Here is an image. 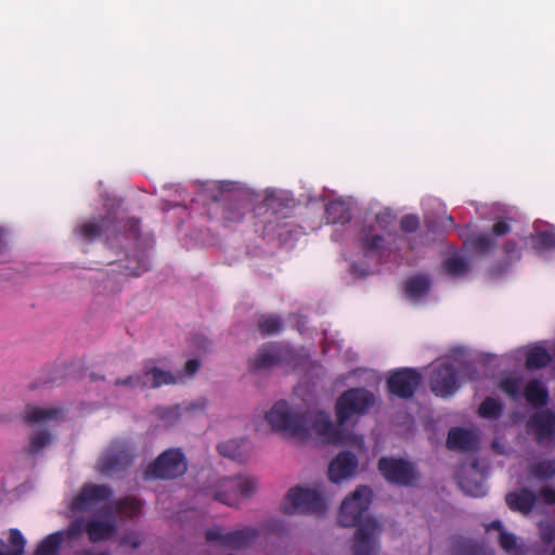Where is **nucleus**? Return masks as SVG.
<instances>
[{
  "label": "nucleus",
  "mask_w": 555,
  "mask_h": 555,
  "mask_svg": "<svg viewBox=\"0 0 555 555\" xmlns=\"http://www.w3.org/2000/svg\"><path fill=\"white\" fill-rule=\"evenodd\" d=\"M490 529L498 530L500 533H501V531H504L503 525L500 520H493L492 522H490L487 527V530H490Z\"/></svg>",
  "instance_id": "obj_59"
},
{
  "label": "nucleus",
  "mask_w": 555,
  "mask_h": 555,
  "mask_svg": "<svg viewBox=\"0 0 555 555\" xmlns=\"http://www.w3.org/2000/svg\"><path fill=\"white\" fill-rule=\"evenodd\" d=\"M270 529L272 531L276 532V534H279V535H281L285 531L284 525L276 520L272 521Z\"/></svg>",
  "instance_id": "obj_58"
},
{
  "label": "nucleus",
  "mask_w": 555,
  "mask_h": 555,
  "mask_svg": "<svg viewBox=\"0 0 555 555\" xmlns=\"http://www.w3.org/2000/svg\"><path fill=\"white\" fill-rule=\"evenodd\" d=\"M108 507L116 514L132 518L141 513L142 502L134 496L128 495L111 502Z\"/></svg>",
  "instance_id": "obj_28"
},
{
  "label": "nucleus",
  "mask_w": 555,
  "mask_h": 555,
  "mask_svg": "<svg viewBox=\"0 0 555 555\" xmlns=\"http://www.w3.org/2000/svg\"><path fill=\"white\" fill-rule=\"evenodd\" d=\"M251 195L250 192L248 190L245 189V193H244V196H245V201H247V197Z\"/></svg>",
  "instance_id": "obj_62"
},
{
  "label": "nucleus",
  "mask_w": 555,
  "mask_h": 555,
  "mask_svg": "<svg viewBox=\"0 0 555 555\" xmlns=\"http://www.w3.org/2000/svg\"><path fill=\"white\" fill-rule=\"evenodd\" d=\"M400 228L405 233H413L420 228V218L416 215H404L400 220Z\"/></svg>",
  "instance_id": "obj_47"
},
{
  "label": "nucleus",
  "mask_w": 555,
  "mask_h": 555,
  "mask_svg": "<svg viewBox=\"0 0 555 555\" xmlns=\"http://www.w3.org/2000/svg\"><path fill=\"white\" fill-rule=\"evenodd\" d=\"M444 271L451 276H461L468 271V263L460 256L448 257L443 261Z\"/></svg>",
  "instance_id": "obj_36"
},
{
  "label": "nucleus",
  "mask_w": 555,
  "mask_h": 555,
  "mask_svg": "<svg viewBox=\"0 0 555 555\" xmlns=\"http://www.w3.org/2000/svg\"><path fill=\"white\" fill-rule=\"evenodd\" d=\"M528 425L533 430L535 441L542 443L555 436V413L551 410L537 412L530 417Z\"/></svg>",
  "instance_id": "obj_18"
},
{
  "label": "nucleus",
  "mask_w": 555,
  "mask_h": 555,
  "mask_svg": "<svg viewBox=\"0 0 555 555\" xmlns=\"http://www.w3.org/2000/svg\"><path fill=\"white\" fill-rule=\"evenodd\" d=\"M76 555H112L108 551H96L95 548H83Z\"/></svg>",
  "instance_id": "obj_56"
},
{
  "label": "nucleus",
  "mask_w": 555,
  "mask_h": 555,
  "mask_svg": "<svg viewBox=\"0 0 555 555\" xmlns=\"http://www.w3.org/2000/svg\"><path fill=\"white\" fill-rule=\"evenodd\" d=\"M215 500L218 502H221L223 504L230 505V506L233 505V501L230 499L229 494H227V493L217 492L215 494Z\"/></svg>",
  "instance_id": "obj_57"
},
{
  "label": "nucleus",
  "mask_w": 555,
  "mask_h": 555,
  "mask_svg": "<svg viewBox=\"0 0 555 555\" xmlns=\"http://www.w3.org/2000/svg\"><path fill=\"white\" fill-rule=\"evenodd\" d=\"M449 450L474 451L478 447V438L474 433L462 427H452L447 437Z\"/></svg>",
  "instance_id": "obj_20"
},
{
  "label": "nucleus",
  "mask_w": 555,
  "mask_h": 555,
  "mask_svg": "<svg viewBox=\"0 0 555 555\" xmlns=\"http://www.w3.org/2000/svg\"><path fill=\"white\" fill-rule=\"evenodd\" d=\"M529 472L538 480H548L555 476V460H542L533 463Z\"/></svg>",
  "instance_id": "obj_33"
},
{
  "label": "nucleus",
  "mask_w": 555,
  "mask_h": 555,
  "mask_svg": "<svg viewBox=\"0 0 555 555\" xmlns=\"http://www.w3.org/2000/svg\"><path fill=\"white\" fill-rule=\"evenodd\" d=\"M117 526L113 520L91 518L86 521V532L90 542L98 543L111 539L116 532Z\"/></svg>",
  "instance_id": "obj_23"
},
{
  "label": "nucleus",
  "mask_w": 555,
  "mask_h": 555,
  "mask_svg": "<svg viewBox=\"0 0 555 555\" xmlns=\"http://www.w3.org/2000/svg\"><path fill=\"white\" fill-rule=\"evenodd\" d=\"M257 488V482L253 477L245 476V498L253 493Z\"/></svg>",
  "instance_id": "obj_55"
},
{
  "label": "nucleus",
  "mask_w": 555,
  "mask_h": 555,
  "mask_svg": "<svg viewBox=\"0 0 555 555\" xmlns=\"http://www.w3.org/2000/svg\"><path fill=\"white\" fill-rule=\"evenodd\" d=\"M302 415H305L308 423L307 435L298 436L297 439L307 440L315 435L323 442L337 446H346L358 440L356 435L343 429V426H335L331 417L324 412H318L315 414L302 413ZM359 440L362 441V438H359Z\"/></svg>",
  "instance_id": "obj_3"
},
{
  "label": "nucleus",
  "mask_w": 555,
  "mask_h": 555,
  "mask_svg": "<svg viewBox=\"0 0 555 555\" xmlns=\"http://www.w3.org/2000/svg\"><path fill=\"white\" fill-rule=\"evenodd\" d=\"M188 464L180 449L160 453L145 469L147 479H175L185 474Z\"/></svg>",
  "instance_id": "obj_9"
},
{
  "label": "nucleus",
  "mask_w": 555,
  "mask_h": 555,
  "mask_svg": "<svg viewBox=\"0 0 555 555\" xmlns=\"http://www.w3.org/2000/svg\"><path fill=\"white\" fill-rule=\"evenodd\" d=\"M263 205L271 209L275 215L282 212L284 218H288L292 216V210L295 206V201L293 198H289L288 196L275 192L268 193L263 199Z\"/></svg>",
  "instance_id": "obj_25"
},
{
  "label": "nucleus",
  "mask_w": 555,
  "mask_h": 555,
  "mask_svg": "<svg viewBox=\"0 0 555 555\" xmlns=\"http://www.w3.org/2000/svg\"><path fill=\"white\" fill-rule=\"evenodd\" d=\"M51 443V435L48 430H40L38 433H35L29 438V446L25 450V452L34 456L38 454L42 449L48 447Z\"/></svg>",
  "instance_id": "obj_35"
},
{
  "label": "nucleus",
  "mask_w": 555,
  "mask_h": 555,
  "mask_svg": "<svg viewBox=\"0 0 555 555\" xmlns=\"http://www.w3.org/2000/svg\"><path fill=\"white\" fill-rule=\"evenodd\" d=\"M325 219L327 223L333 224L349 222L351 212L348 204L341 199L331 201L325 207Z\"/></svg>",
  "instance_id": "obj_24"
},
{
  "label": "nucleus",
  "mask_w": 555,
  "mask_h": 555,
  "mask_svg": "<svg viewBox=\"0 0 555 555\" xmlns=\"http://www.w3.org/2000/svg\"><path fill=\"white\" fill-rule=\"evenodd\" d=\"M113 495V490L106 485L85 483L79 492L72 499L69 509L72 512H88L94 505L105 502Z\"/></svg>",
  "instance_id": "obj_14"
},
{
  "label": "nucleus",
  "mask_w": 555,
  "mask_h": 555,
  "mask_svg": "<svg viewBox=\"0 0 555 555\" xmlns=\"http://www.w3.org/2000/svg\"><path fill=\"white\" fill-rule=\"evenodd\" d=\"M386 217L376 215L374 223H367L359 232V247L365 257H380L385 251V237L380 230H386Z\"/></svg>",
  "instance_id": "obj_13"
},
{
  "label": "nucleus",
  "mask_w": 555,
  "mask_h": 555,
  "mask_svg": "<svg viewBox=\"0 0 555 555\" xmlns=\"http://www.w3.org/2000/svg\"><path fill=\"white\" fill-rule=\"evenodd\" d=\"M499 544L506 553L511 555L522 554V550L517 543V538L513 533L501 531L499 535Z\"/></svg>",
  "instance_id": "obj_37"
},
{
  "label": "nucleus",
  "mask_w": 555,
  "mask_h": 555,
  "mask_svg": "<svg viewBox=\"0 0 555 555\" xmlns=\"http://www.w3.org/2000/svg\"><path fill=\"white\" fill-rule=\"evenodd\" d=\"M217 449L222 456L235 461L238 460L242 454L241 446L236 440L221 442L217 446Z\"/></svg>",
  "instance_id": "obj_41"
},
{
  "label": "nucleus",
  "mask_w": 555,
  "mask_h": 555,
  "mask_svg": "<svg viewBox=\"0 0 555 555\" xmlns=\"http://www.w3.org/2000/svg\"><path fill=\"white\" fill-rule=\"evenodd\" d=\"M511 227L503 218L498 219L492 227V234L494 236H503L509 233Z\"/></svg>",
  "instance_id": "obj_48"
},
{
  "label": "nucleus",
  "mask_w": 555,
  "mask_h": 555,
  "mask_svg": "<svg viewBox=\"0 0 555 555\" xmlns=\"http://www.w3.org/2000/svg\"><path fill=\"white\" fill-rule=\"evenodd\" d=\"M358 457L350 451L340 452L328 465L327 475L332 482L338 483L352 477L358 468Z\"/></svg>",
  "instance_id": "obj_17"
},
{
  "label": "nucleus",
  "mask_w": 555,
  "mask_h": 555,
  "mask_svg": "<svg viewBox=\"0 0 555 555\" xmlns=\"http://www.w3.org/2000/svg\"><path fill=\"white\" fill-rule=\"evenodd\" d=\"M26 541L18 529L10 530V545L0 539V555H23Z\"/></svg>",
  "instance_id": "obj_32"
},
{
  "label": "nucleus",
  "mask_w": 555,
  "mask_h": 555,
  "mask_svg": "<svg viewBox=\"0 0 555 555\" xmlns=\"http://www.w3.org/2000/svg\"><path fill=\"white\" fill-rule=\"evenodd\" d=\"M63 542V531L50 533L37 545L35 555H59Z\"/></svg>",
  "instance_id": "obj_31"
},
{
  "label": "nucleus",
  "mask_w": 555,
  "mask_h": 555,
  "mask_svg": "<svg viewBox=\"0 0 555 555\" xmlns=\"http://www.w3.org/2000/svg\"><path fill=\"white\" fill-rule=\"evenodd\" d=\"M158 416L162 421L171 425L181 417V409L178 405L163 408L158 410Z\"/></svg>",
  "instance_id": "obj_45"
},
{
  "label": "nucleus",
  "mask_w": 555,
  "mask_h": 555,
  "mask_svg": "<svg viewBox=\"0 0 555 555\" xmlns=\"http://www.w3.org/2000/svg\"><path fill=\"white\" fill-rule=\"evenodd\" d=\"M378 469L390 483L399 486H412L418 478L414 464L402 459L382 457L378 461Z\"/></svg>",
  "instance_id": "obj_12"
},
{
  "label": "nucleus",
  "mask_w": 555,
  "mask_h": 555,
  "mask_svg": "<svg viewBox=\"0 0 555 555\" xmlns=\"http://www.w3.org/2000/svg\"><path fill=\"white\" fill-rule=\"evenodd\" d=\"M503 404L493 397H487L479 405L478 413L481 417L496 420L502 415Z\"/></svg>",
  "instance_id": "obj_34"
},
{
  "label": "nucleus",
  "mask_w": 555,
  "mask_h": 555,
  "mask_svg": "<svg viewBox=\"0 0 555 555\" xmlns=\"http://www.w3.org/2000/svg\"><path fill=\"white\" fill-rule=\"evenodd\" d=\"M259 535V530L245 527V548Z\"/></svg>",
  "instance_id": "obj_54"
},
{
  "label": "nucleus",
  "mask_w": 555,
  "mask_h": 555,
  "mask_svg": "<svg viewBox=\"0 0 555 555\" xmlns=\"http://www.w3.org/2000/svg\"><path fill=\"white\" fill-rule=\"evenodd\" d=\"M469 244L472 246V248L479 253V254H487L491 248L494 247L495 245V242L494 240L486 234V233H481V234H477L475 235L470 241H469Z\"/></svg>",
  "instance_id": "obj_38"
},
{
  "label": "nucleus",
  "mask_w": 555,
  "mask_h": 555,
  "mask_svg": "<svg viewBox=\"0 0 555 555\" xmlns=\"http://www.w3.org/2000/svg\"><path fill=\"white\" fill-rule=\"evenodd\" d=\"M503 250L511 258H515V259L520 258V249L518 247V244H517V242H515L513 240H507L504 243Z\"/></svg>",
  "instance_id": "obj_49"
},
{
  "label": "nucleus",
  "mask_w": 555,
  "mask_h": 555,
  "mask_svg": "<svg viewBox=\"0 0 555 555\" xmlns=\"http://www.w3.org/2000/svg\"><path fill=\"white\" fill-rule=\"evenodd\" d=\"M372 490L366 486H360L343 501L339 508L338 524L345 528L358 527L352 545L353 555H377L376 539L379 533V525L372 517L363 519L372 503Z\"/></svg>",
  "instance_id": "obj_1"
},
{
  "label": "nucleus",
  "mask_w": 555,
  "mask_h": 555,
  "mask_svg": "<svg viewBox=\"0 0 555 555\" xmlns=\"http://www.w3.org/2000/svg\"><path fill=\"white\" fill-rule=\"evenodd\" d=\"M422 383V375L415 369L401 367L391 371L386 379L388 392L399 399H411Z\"/></svg>",
  "instance_id": "obj_11"
},
{
  "label": "nucleus",
  "mask_w": 555,
  "mask_h": 555,
  "mask_svg": "<svg viewBox=\"0 0 555 555\" xmlns=\"http://www.w3.org/2000/svg\"><path fill=\"white\" fill-rule=\"evenodd\" d=\"M284 514H312L323 515L326 512V503L319 491L302 487H294L288 490L282 504Z\"/></svg>",
  "instance_id": "obj_6"
},
{
  "label": "nucleus",
  "mask_w": 555,
  "mask_h": 555,
  "mask_svg": "<svg viewBox=\"0 0 555 555\" xmlns=\"http://www.w3.org/2000/svg\"><path fill=\"white\" fill-rule=\"evenodd\" d=\"M552 361V356L542 346L530 348L526 354V367L528 370H539L547 366Z\"/></svg>",
  "instance_id": "obj_30"
},
{
  "label": "nucleus",
  "mask_w": 555,
  "mask_h": 555,
  "mask_svg": "<svg viewBox=\"0 0 555 555\" xmlns=\"http://www.w3.org/2000/svg\"><path fill=\"white\" fill-rule=\"evenodd\" d=\"M521 379L518 377H506L500 382V389L513 400L519 398Z\"/></svg>",
  "instance_id": "obj_39"
},
{
  "label": "nucleus",
  "mask_w": 555,
  "mask_h": 555,
  "mask_svg": "<svg viewBox=\"0 0 555 555\" xmlns=\"http://www.w3.org/2000/svg\"><path fill=\"white\" fill-rule=\"evenodd\" d=\"M505 501L512 511L529 514L535 506L537 495L532 490L528 488H521L514 492L507 493Z\"/></svg>",
  "instance_id": "obj_22"
},
{
  "label": "nucleus",
  "mask_w": 555,
  "mask_h": 555,
  "mask_svg": "<svg viewBox=\"0 0 555 555\" xmlns=\"http://www.w3.org/2000/svg\"><path fill=\"white\" fill-rule=\"evenodd\" d=\"M207 542L228 550H241L243 547V530L223 532L219 527L207 529L205 532Z\"/></svg>",
  "instance_id": "obj_19"
},
{
  "label": "nucleus",
  "mask_w": 555,
  "mask_h": 555,
  "mask_svg": "<svg viewBox=\"0 0 555 555\" xmlns=\"http://www.w3.org/2000/svg\"><path fill=\"white\" fill-rule=\"evenodd\" d=\"M194 345L203 351H208L211 347V341L205 336H196L194 337Z\"/></svg>",
  "instance_id": "obj_53"
},
{
  "label": "nucleus",
  "mask_w": 555,
  "mask_h": 555,
  "mask_svg": "<svg viewBox=\"0 0 555 555\" xmlns=\"http://www.w3.org/2000/svg\"><path fill=\"white\" fill-rule=\"evenodd\" d=\"M433 285V280L428 274L418 273L404 281V293L409 300L418 302L427 296Z\"/></svg>",
  "instance_id": "obj_21"
},
{
  "label": "nucleus",
  "mask_w": 555,
  "mask_h": 555,
  "mask_svg": "<svg viewBox=\"0 0 555 555\" xmlns=\"http://www.w3.org/2000/svg\"><path fill=\"white\" fill-rule=\"evenodd\" d=\"M64 532V538L75 539L86 532V522L82 518L76 519L69 524Z\"/></svg>",
  "instance_id": "obj_46"
},
{
  "label": "nucleus",
  "mask_w": 555,
  "mask_h": 555,
  "mask_svg": "<svg viewBox=\"0 0 555 555\" xmlns=\"http://www.w3.org/2000/svg\"><path fill=\"white\" fill-rule=\"evenodd\" d=\"M266 420L273 429L284 431L294 438L307 435L308 423L305 415L292 413L288 403L284 400L274 403L266 414Z\"/></svg>",
  "instance_id": "obj_8"
},
{
  "label": "nucleus",
  "mask_w": 555,
  "mask_h": 555,
  "mask_svg": "<svg viewBox=\"0 0 555 555\" xmlns=\"http://www.w3.org/2000/svg\"><path fill=\"white\" fill-rule=\"evenodd\" d=\"M461 488L472 496H483L487 493L485 483L482 481H472L469 479H462Z\"/></svg>",
  "instance_id": "obj_43"
},
{
  "label": "nucleus",
  "mask_w": 555,
  "mask_h": 555,
  "mask_svg": "<svg viewBox=\"0 0 555 555\" xmlns=\"http://www.w3.org/2000/svg\"><path fill=\"white\" fill-rule=\"evenodd\" d=\"M528 244L537 254L555 248V231L544 230L528 237Z\"/></svg>",
  "instance_id": "obj_29"
},
{
  "label": "nucleus",
  "mask_w": 555,
  "mask_h": 555,
  "mask_svg": "<svg viewBox=\"0 0 555 555\" xmlns=\"http://www.w3.org/2000/svg\"><path fill=\"white\" fill-rule=\"evenodd\" d=\"M443 221L448 223L449 228H455L454 220L452 216H446Z\"/></svg>",
  "instance_id": "obj_60"
},
{
  "label": "nucleus",
  "mask_w": 555,
  "mask_h": 555,
  "mask_svg": "<svg viewBox=\"0 0 555 555\" xmlns=\"http://www.w3.org/2000/svg\"><path fill=\"white\" fill-rule=\"evenodd\" d=\"M177 378L169 371H164L156 366L153 359L143 361L142 371L134 375H129L124 378H117L115 386H124L131 389L140 388H159L164 385L176 384Z\"/></svg>",
  "instance_id": "obj_7"
},
{
  "label": "nucleus",
  "mask_w": 555,
  "mask_h": 555,
  "mask_svg": "<svg viewBox=\"0 0 555 555\" xmlns=\"http://www.w3.org/2000/svg\"><path fill=\"white\" fill-rule=\"evenodd\" d=\"M116 231V223L113 218L109 217H98L88 220L74 230V234L86 243H92L95 240L114 233Z\"/></svg>",
  "instance_id": "obj_15"
},
{
  "label": "nucleus",
  "mask_w": 555,
  "mask_h": 555,
  "mask_svg": "<svg viewBox=\"0 0 555 555\" xmlns=\"http://www.w3.org/2000/svg\"><path fill=\"white\" fill-rule=\"evenodd\" d=\"M541 539L545 544H551L555 539V529L553 526L547 525L541 529Z\"/></svg>",
  "instance_id": "obj_51"
},
{
  "label": "nucleus",
  "mask_w": 555,
  "mask_h": 555,
  "mask_svg": "<svg viewBox=\"0 0 555 555\" xmlns=\"http://www.w3.org/2000/svg\"><path fill=\"white\" fill-rule=\"evenodd\" d=\"M127 262L128 263L122 267V273L127 276H139L149 269L144 260L133 261L128 258Z\"/></svg>",
  "instance_id": "obj_44"
},
{
  "label": "nucleus",
  "mask_w": 555,
  "mask_h": 555,
  "mask_svg": "<svg viewBox=\"0 0 555 555\" xmlns=\"http://www.w3.org/2000/svg\"><path fill=\"white\" fill-rule=\"evenodd\" d=\"M260 332L264 335H272L281 331V319L274 315L264 317L258 322Z\"/></svg>",
  "instance_id": "obj_40"
},
{
  "label": "nucleus",
  "mask_w": 555,
  "mask_h": 555,
  "mask_svg": "<svg viewBox=\"0 0 555 555\" xmlns=\"http://www.w3.org/2000/svg\"><path fill=\"white\" fill-rule=\"evenodd\" d=\"M63 416V410L59 408H38L28 405L24 418L28 424H39Z\"/></svg>",
  "instance_id": "obj_26"
},
{
  "label": "nucleus",
  "mask_w": 555,
  "mask_h": 555,
  "mask_svg": "<svg viewBox=\"0 0 555 555\" xmlns=\"http://www.w3.org/2000/svg\"><path fill=\"white\" fill-rule=\"evenodd\" d=\"M201 362L197 359H190L185 362L184 373L188 376H193L199 369Z\"/></svg>",
  "instance_id": "obj_52"
},
{
  "label": "nucleus",
  "mask_w": 555,
  "mask_h": 555,
  "mask_svg": "<svg viewBox=\"0 0 555 555\" xmlns=\"http://www.w3.org/2000/svg\"><path fill=\"white\" fill-rule=\"evenodd\" d=\"M287 356L288 350L283 345L276 343L267 344L249 361V365L254 371L271 369L284 363Z\"/></svg>",
  "instance_id": "obj_16"
},
{
  "label": "nucleus",
  "mask_w": 555,
  "mask_h": 555,
  "mask_svg": "<svg viewBox=\"0 0 555 555\" xmlns=\"http://www.w3.org/2000/svg\"><path fill=\"white\" fill-rule=\"evenodd\" d=\"M477 370L470 364L457 369L453 363L444 362L434 369L429 386L431 391L442 398L453 396L460 388V380H476Z\"/></svg>",
  "instance_id": "obj_2"
},
{
  "label": "nucleus",
  "mask_w": 555,
  "mask_h": 555,
  "mask_svg": "<svg viewBox=\"0 0 555 555\" xmlns=\"http://www.w3.org/2000/svg\"><path fill=\"white\" fill-rule=\"evenodd\" d=\"M375 396L365 388H350L344 391L335 404L337 424L344 426L353 417L370 411L375 404Z\"/></svg>",
  "instance_id": "obj_4"
},
{
  "label": "nucleus",
  "mask_w": 555,
  "mask_h": 555,
  "mask_svg": "<svg viewBox=\"0 0 555 555\" xmlns=\"http://www.w3.org/2000/svg\"><path fill=\"white\" fill-rule=\"evenodd\" d=\"M130 446L124 440H114L98 462V469L103 475H112L126 470L132 463Z\"/></svg>",
  "instance_id": "obj_10"
},
{
  "label": "nucleus",
  "mask_w": 555,
  "mask_h": 555,
  "mask_svg": "<svg viewBox=\"0 0 555 555\" xmlns=\"http://www.w3.org/2000/svg\"><path fill=\"white\" fill-rule=\"evenodd\" d=\"M539 495L546 504L555 505V489L543 487L540 489Z\"/></svg>",
  "instance_id": "obj_50"
},
{
  "label": "nucleus",
  "mask_w": 555,
  "mask_h": 555,
  "mask_svg": "<svg viewBox=\"0 0 555 555\" xmlns=\"http://www.w3.org/2000/svg\"><path fill=\"white\" fill-rule=\"evenodd\" d=\"M409 244H410V248H411L412 250H414V249L416 248V244L414 243V241H410V243H409Z\"/></svg>",
  "instance_id": "obj_61"
},
{
  "label": "nucleus",
  "mask_w": 555,
  "mask_h": 555,
  "mask_svg": "<svg viewBox=\"0 0 555 555\" xmlns=\"http://www.w3.org/2000/svg\"><path fill=\"white\" fill-rule=\"evenodd\" d=\"M527 402L533 406H544L548 401V391L546 387L539 380H530L524 390Z\"/></svg>",
  "instance_id": "obj_27"
},
{
  "label": "nucleus",
  "mask_w": 555,
  "mask_h": 555,
  "mask_svg": "<svg viewBox=\"0 0 555 555\" xmlns=\"http://www.w3.org/2000/svg\"><path fill=\"white\" fill-rule=\"evenodd\" d=\"M236 189L237 183L223 181L219 183L212 194L216 204L210 211L221 219L224 227L240 223L243 218L240 194L235 192Z\"/></svg>",
  "instance_id": "obj_5"
},
{
  "label": "nucleus",
  "mask_w": 555,
  "mask_h": 555,
  "mask_svg": "<svg viewBox=\"0 0 555 555\" xmlns=\"http://www.w3.org/2000/svg\"><path fill=\"white\" fill-rule=\"evenodd\" d=\"M143 542V534L139 531H134V530H130V531H126L120 540H119V545L121 547H129V548H132V550H137L141 546Z\"/></svg>",
  "instance_id": "obj_42"
}]
</instances>
